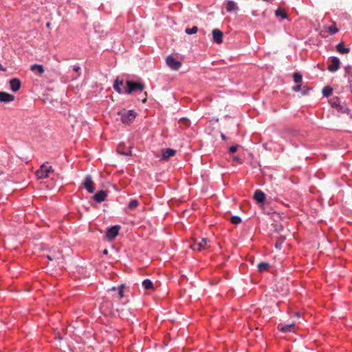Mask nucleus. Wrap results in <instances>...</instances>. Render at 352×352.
Here are the masks:
<instances>
[{"mask_svg":"<svg viewBox=\"0 0 352 352\" xmlns=\"http://www.w3.org/2000/svg\"><path fill=\"white\" fill-rule=\"evenodd\" d=\"M270 267V264L266 262H261L258 264L257 268L258 272H263L264 271H267Z\"/></svg>","mask_w":352,"mask_h":352,"instance_id":"nucleus-23","label":"nucleus"},{"mask_svg":"<svg viewBox=\"0 0 352 352\" xmlns=\"http://www.w3.org/2000/svg\"><path fill=\"white\" fill-rule=\"evenodd\" d=\"M115 250L116 252H118V249L114 247L113 245H111V250Z\"/></svg>","mask_w":352,"mask_h":352,"instance_id":"nucleus-40","label":"nucleus"},{"mask_svg":"<svg viewBox=\"0 0 352 352\" xmlns=\"http://www.w3.org/2000/svg\"><path fill=\"white\" fill-rule=\"evenodd\" d=\"M230 222L233 224H239L241 222V218L239 216L234 215L230 219Z\"/></svg>","mask_w":352,"mask_h":352,"instance_id":"nucleus-30","label":"nucleus"},{"mask_svg":"<svg viewBox=\"0 0 352 352\" xmlns=\"http://www.w3.org/2000/svg\"><path fill=\"white\" fill-rule=\"evenodd\" d=\"M330 63L327 66V70L330 72H336L340 66V59L336 56H331L329 59Z\"/></svg>","mask_w":352,"mask_h":352,"instance_id":"nucleus-4","label":"nucleus"},{"mask_svg":"<svg viewBox=\"0 0 352 352\" xmlns=\"http://www.w3.org/2000/svg\"><path fill=\"white\" fill-rule=\"evenodd\" d=\"M332 91L333 90L331 87L326 86L322 89V94L324 96L329 97V96L331 95Z\"/></svg>","mask_w":352,"mask_h":352,"instance_id":"nucleus-26","label":"nucleus"},{"mask_svg":"<svg viewBox=\"0 0 352 352\" xmlns=\"http://www.w3.org/2000/svg\"><path fill=\"white\" fill-rule=\"evenodd\" d=\"M208 239L207 238H201L199 241H195L190 245V248L193 250L200 251L206 248Z\"/></svg>","mask_w":352,"mask_h":352,"instance_id":"nucleus-5","label":"nucleus"},{"mask_svg":"<svg viewBox=\"0 0 352 352\" xmlns=\"http://www.w3.org/2000/svg\"><path fill=\"white\" fill-rule=\"evenodd\" d=\"M107 196V193L105 191L100 190L94 195V199L97 203H101L105 199Z\"/></svg>","mask_w":352,"mask_h":352,"instance_id":"nucleus-16","label":"nucleus"},{"mask_svg":"<svg viewBox=\"0 0 352 352\" xmlns=\"http://www.w3.org/2000/svg\"><path fill=\"white\" fill-rule=\"evenodd\" d=\"M293 91L295 92H298L301 91V85H297L293 87Z\"/></svg>","mask_w":352,"mask_h":352,"instance_id":"nucleus-36","label":"nucleus"},{"mask_svg":"<svg viewBox=\"0 0 352 352\" xmlns=\"http://www.w3.org/2000/svg\"><path fill=\"white\" fill-rule=\"evenodd\" d=\"M212 39L213 41L217 44H221L223 43V32L218 30V29H214L212 32Z\"/></svg>","mask_w":352,"mask_h":352,"instance_id":"nucleus-10","label":"nucleus"},{"mask_svg":"<svg viewBox=\"0 0 352 352\" xmlns=\"http://www.w3.org/2000/svg\"><path fill=\"white\" fill-rule=\"evenodd\" d=\"M120 228L121 226L119 225H115L111 226V241L118 235Z\"/></svg>","mask_w":352,"mask_h":352,"instance_id":"nucleus-20","label":"nucleus"},{"mask_svg":"<svg viewBox=\"0 0 352 352\" xmlns=\"http://www.w3.org/2000/svg\"><path fill=\"white\" fill-rule=\"evenodd\" d=\"M107 265V262H101L98 267V270L100 271L105 277L109 278L110 276V268L108 267Z\"/></svg>","mask_w":352,"mask_h":352,"instance_id":"nucleus-11","label":"nucleus"},{"mask_svg":"<svg viewBox=\"0 0 352 352\" xmlns=\"http://www.w3.org/2000/svg\"><path fill=\"white\" fill-rule=\"evenodd\" d=\"M73 70H74V72H76V73H78L77 76H79L80 75V70H81V68H80V66H78V65H74V66L73 67Z\"/></svg>","mask_w":352,"mask_h":352,"instance_id":"nucleus-34","label":"nucleus"},{"mask_svg":"<svg viewBox=\"0 0 352 352\" xmlns=\"http://www.w3.org/2000/svg\"><path fill=\"white\" fill-rule=\"evenodd\" d=\"M328 32L331 34H335L336 33H337L338 32V30L337 28H336L334 26H330L328 28Z\"/></svg>","mask_w":352,"mask_h":352,"instance_id":"nucleus-31","label":"nucleus"},{"mask_svg":"<svg viewBox=\"0 0 352 352\" xmlns=\"http://www.w3.org/2000/svg\"><path fill=\"white\" fill-rule=\"evenodd\" d=\"M345 74L348 77V80L350 83H352V66L346 65L344 67Z\"/></svg>","mask_w":352,"mask_h":352,"instance_id":"nucleus-22","label":"nucleus"},{"mask_svg":"<svg viewBox=\"0 0 352 352\" xmlns=\"http://www.w3.org/2000/svg\"><path fill=\"white\" fill-rule=\"evenodd\" d=\"M14 100V96L7 92L0 91V102H10Z\"/></svg>","mask_w":352,"mask_h":352,"instance_id":"nucleus-13","label":"nucleus"},{"mask_svg":"<svg viewBox=\"0 0 352 352\" xmlns=\"http://www.w3.org/2000/svg\"><path fill=\"white\" fill-rule=\"evenodd\" d=\"M117 152L123 155H128L131 151H122L119 148H117Z\"/></svg>","mask_w":352,"mask_h":352,"instance_id":"nucleus-35","label":"nucleus"},{"mask_svg":"<svg viewBox=\"0 0 352 352\" xmlns=\"http://www.w3.org/2000/svg\"><path fill=\"white\" fill-rule=\"evenodd\" d=\"M254 198L258 203H263L265 199V195L262 190H256L254 192Z\"/></svg>","mask_w":352,"mask_h":352,"instance_id":"nucleus-18","label":"nucleus"},{"mask_svg":"<svg viewBox=\"0 0 352 352\" xmlns=\"http://www.w3.org/2000/svg\"><path fill=\"white\" fill-rule=\"evenodd\" d=\"M126 288V285L124 284H121L118 287L113 286L111 287V292L113 296H116L118 298H122L124 297V289Z\"/></svg>","mask_w":352,"mask_h":352,"instance_id":"nucleus-8","label":"nucleus"},{"mask_svg":"<svg viewBox=\"0 0 352 352\" xmlns=\"http://www.w3.org/2000/svg\"><path fill=\"white\" fill-rule=\"evenodd\" d=\"M197 31H198V28L197 26H193L191 28H186L185 30V32L189 35L194 34L197 33Z\"/></svg>","mask_w":352,"mask_h":352,"instance_id":"nucleus-29","label":"nucleus"},{"mask_svg":"<svg viewBox=\"0 0 352 352\" xmlns=\"http://www.w3.org/2000/svg\"><path fill=\"white\" fill-rule=\"evenodd\" d=\"M226 9L228 12L236 13L239 11L237 3L232 0H227L226 1Z\"/></svg>","mask_w":352,"mask_h":352,"instance_id":"nucleus-9","label":"nucleus"},{"mask_svg":"<svg viewBox=\"0 0 352 352\" xmlns=\"http://www.w3.org/2000/svg\"><path fill=\"white\" fill-rule=\"evenodd\" d=\"M47 258H48L49 260H50V261H52V259H53L50 256H47Z\"/></svg>","mask_w":352,"mask_h":352,"instance_id":"nucleus-45","label":"nucleus"},{"mask_svg":"<svg viewBox=\"0 0 352 352\" xmlns=\"http://www.w3.org/2000/svg\"><path fill=\"white\" fill-rule=\"evenodd\" d=\"M144 85L133 80H127L124 87L125 94H131L135 91L142 93L144 89Z\"/></svg>","mask_w":352,"mask_h":352,"instance_id":"nucleus-2","label":"nucleus"},{"mask_svg":"<svg viewBox=\"0 0 352 352\" xmlns=\"http://www.w3.org/2000/svg\"><path fill=\"white\" fill-rule=\"evenodd\" d=\"M181 120H184V121H186V122L188 121L187 119L185 118H182Z\"/></svg>","mask_w":352,"mask_h":352,"instance_id":"nucleus-46","label":"nucleus"},{"mask_svg":"<svg viewBox=\"0 0 352 352\" xmlns=\"http://www.w3.org/2000/svg\"><path fill=\"white\" fill-rule=\"evenodd\" d=\"M142 286L146 289H151L153 287V284L150 279L146 278L142 281Z\"/></svg>","mask_w":352,"mask_h":352,"instance_id":"nucleus-24","label":"nucleus"},{"mask_svg":"<svg viewBox=\"0 0 352 352\" xmlns=\"http://www.w3.org/2000/svg\"><path fill=\"white\" fill-rule=\"evenodd\" d=\"M103 254H108V250L104 249V250H103Z\"/></svg>","mask_w":352,"mask_h":352,"instance_id":"nucleus-44","label":"nucleus"},{"mask_svg":"<svg viewBox=\"0 0 352 352\" xmlns=\"http://www.w3.org/2000/svg\"><path fill=\"white\" fill-rule=\"evenodd\" d=\"M10 89L13 92H16L21 88V83L19 79L12 78L10 80Z\"/></svg>","mask_w":352,"mask_h":352,"instance_id":"nucleus-14","label":"nucleus"},{"mask_svg":"<svg viewBox=\"0 0 352 352\" xmlns=\"http://www.w3.org/2000/svg\"><path fill=\"white\" fill-rule=\"evenodd\" d=\"M275 248L278 250H280L282 248V241H276L275 243Z\"/></svg>","mask_w":352,"mask_h":352,"instance_id":"nucleus-37","label":"nucleus"},{"mask_svg":"<svg viewBox=\"0 0 352 352\" xmlns=\"http://www.w3.org/2000/svg\"><path fill=\"white\" fill-rule=\"evenodd\" d=\"M336 49L338 52L341 54H345L349 52V48L344 46L342 43H340L337 45Z\"/></svg>","mask_w":352,"mask_h":352,"instance_id":"nucleus-21","label":"nucleus"},{"mask_svg":"<svg viewBox=\"0 0 352 352\" xmlns=\"http://www.w3.org/2000/svg\"><path fill=\"white\" fill-rule=\"evenodd\" d=\"M138 204L139 203L138 200L131 199L128 204V207L129 209L133 210L138 206Z\"/></svg>","mask_w":352,"mask_h":352,"instance_id":"nucleus-28","label":"nucleus"},{"mask_svg":"<svg viewBox=\"0 0 352 352\" xmlns=\"http://www.w3.org/2000/svg\"><path fill=\"white\" fill-rule=\"evenodd\" d=\"M146 98H144V99L142 100V102H146Z\"/></svg>","mask_w":352,"mask_h":352,"instance_id":"nucleus-49","label":"nucleus"},{"mask_svg":"<svg viewBox=\"0 0 352 352\" xmlns=\"http://www.w3.org/2000/svg\"><path fill=\"white\" fill-rule=\"evenodd\" d=\"M53 172L54 170L52 166L49 164V162H46L43 163L36 172V176L38 179H45L49 177L50 174Z\"/></svg>","mask_w":352,"mask_h":352,"instance_id":"nucleus-3","label":"nucleus"},{"mask_svg":"<svg viewBox=\"0 0 352 352\" xmlns=\"http://www.w3.org/2000/svg\"><path fill=\"white\" fill-rule=\"evenodd\" d=\"M238 147L239 145L237 144L232 145L229 148V151L232 153H235L237 151Z\"/></svg>","mask_w":352,"mask_h":352,"instance_id":"nucleus-33","label":"nucleus"},{"mask_svg":"<svg viewBox=\"0 0 352 352\" xmlns=\"http://www.w3.org/2000/svg\"><path fill=\"white\" fill-rule=\"evenodd\" d=\"M295 327V323L292 322L291 324H285V325H278V329L280 331L283 333H289L293 331V329Z\"/></svg>","mask_w":352,"mask_h":352,"instance_id":"nucleus-17","label":"nucleus"},{"mask_svg":"<svg viewBox=\"0 0 352 352\" xmlns=\"http://www.w3.org/2000/svg\"><path fill=\"white\" fill-rule=\"evenodd\" d=\"M296 316L299 317L300 316V314L298 312L296 313Z\"/></svg>","mask_w":352,"mask_h":352,"instance_id":"nucleus-47","label":"nucleus"},{"mask_svg":"<svg viewBox=\"0 0 352 352\" xmlns=\"http://www.w3.org/2000/svg\"><path fill=\"white\" fill-rule=\"evenodd\" d=\"M104 239L106 241H110V227L106 228Z\"/></svg>","mask_w":352,"mask_h":352,"instance_id":"nucleus-32","label":"nucleus"},{"mask_svg":"<svg viewBox=\"0 0 352 352\" xmlns=\"http://www.w3.org/2000/svg\"><path fill=\"white\" fill-rule=\"evenodd\" d=\"M118 116L124 124H129L135 120L137 113L133 110L123 109L118 112Z\"/></svg>","mask_w":352,"mask_h":352,"instance_id":"nucleus-1","label":"nucleus"},{"mask_svg":"<svg viewBox=\"0 0 352 352\" xmlns=\"http://www.w3.org/2000/svg\"><path fill=\"white\" fill-rule=\"evenodd\" d=\"M293 77H294V81L296 83L299 84L302 82V76L300 73H299V72L294 73Z\"/></svg>","mask_w":352,"mask_h":352,"instance_id":"nucleus-27","label":"nucleus"},{"mask_svg":"<svg viewBox=\"0 0 352 352\" xmlns=\"http://www.w3.org/2000/svg\"><path fill=\"white\" fill-rule=\"evenodd\" d=\"M0 71H6V69L3 67V65L0 63Z\"/></svg>","mask_w":352,"mask_h":352,"instance_id":"nucleus-41","label":"nucleus"},{"mask_svg":"<svg viewBox=\"0 0 352 352\" xmlns=\"http://www.w3.org/2000/svg\"><path fill=\"white\" fill-rule=\"evenodd\" d=\"M82 186L89 193H93L94 192V184L91 175H87L85 177L82 182Z\"/></svg>","mask_w":352,"mask_h":352,"instance_id":"nucleus-6","label":"nucleus"},{"mask_svg":"<svg viewBox=\"0 0 352 352\" xmlns=\"http://www.w3.org/2000/svg\"><path fill=\"white\" fill-rule=\"evenodd\" d=\"M233 160H234V161H236V162H238V161H239L240 160H239V158L238 157L234 156V157H233Z\"/></svg>","mask_w":352,"mask_h":352,"instance_id":"nucleus-42","label":"nucleus"},{"mask_svg":"<svg viewBox=\"0 0 352 352\" xmlns=\"http://www.w3.org/2000/svg\"><path fill=\"white\" fill-rule=\"evenodd\" d=\"M176 151L173 148H166L162 151V159L168 160L170 157L175 155Z\"/></svg>","mask_w":352,"mask_h":352,"instance_id":"nucleus-15","label":"nucleus"},{"mask_svg":"<svg viewBox=\"0 0 352 352\" xmlns=\"http://www.w3.org/2000/svg\"><path fill=\"white\" fill-rule=\"evenodd\" d=\"M275 14L276 16H280L282 19H285L287 17L285 10L280 8L275 11Z\"/></svg>","mask_w":352,"mask_h":352,"instance_id":"nucleus-25","label":"nucleus"},{"mask_svg":"<svg viewBox=\"0 0 352 352\" xmlns=\"http://www.w3.org/2000/svg\"><path fill=\"white\" fill-rule=\"evenodd\" d=\"M339 99L338 98H336L334 99V100L332 102V106L333 107H338L339 106Z\"/></svg>","mask_w":352,"mask_h":352,"instance_id":"nucleus-38","label":"nucleus"},{"mask_svg":"<svg viewBox=\"0 0 352 352\" xmlns=\"http://www.w3.org/2000/svg\"><path fill=\"white\" fill-rule=\"evenodd\" d=\"M221 138L222 140H225L226 139V135L223 133L221 134Z\"/></svg>","mask_w":352,"mask_h":352,"instance_id":"nucleus-43","label":"nucleus"},{"mask_svg":"<svg viewBox=\"0 0 352 352\" xmlns=\"http://www.w3.org/2000/svg\"><path fill=\"white\" fill-rule=\"evenodd\" d=\"M47 27H50V23H47V25H46Z\"/></svg>","mask_w":352,"mask_h":352,"instance_id":"nucleus-48","label":"nucleus"},{"mask_svg":"<svg viewBox=\"0 0 352 352\" xmlns=\"http://www.w3.org/2000/svg\"><path fill=\"white\" fill-rule=\"evenodd\" d=\"M166 63L167 65L173 70H178L182 66V63L176 60L172 56H167L166 59Z\"/></svg>","mask_w":352,"mask_h":352,"instance_id":"nucleus-7","label":"nucleus"},{"mask_svg":"<svg viewBox=\"0 0 352 352\" xmlns=\"http://www.w3.org/2000/svg\"><path fill=\"white\" fill-rule=\"evenodd\" d=\"M125 85H124L122 80H120L118 78H116L113 83V89L115 91L118 92L119 94H125L124 90Z\"/></svg>","mask_w":352,"mask_h":352,"instance_id":"nucleus-12","label":"nucleus"},{"mask_svg":"<svg viewBox=\"0 0 352 352\" xmlns=\"http://www.w3.org/2000/svg\"><path fill=\"white\" fill-rule=\"evenodd\" d=\"M30 70L32 71V72H38V74L39 76H41L45 70H44V68L43 67V65H38V64H34V65H32L31 67H30Z\"/></svg>","mask_w":352,"mask_h":352,"instance_id":"nucleus-19","label":"nucleus"},{"mask_svg":"<svg viewBox=\"0 0 352 352\" xmlns=\"http://www.w3.org/2000/svg\"><path fill=\"white\" fill-rule=\"evenodd\" d=\"M308 90L309 89L307 87H304L303 90L302 91V94H304V95L307 94Z\"/></svg>","mask_w":352,"mask_h":352,"instance_id":"nucleus-39","label":"nucleus"}]
</instances>
